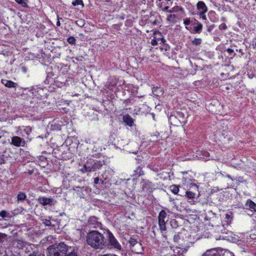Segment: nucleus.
<instances>
[{
	"instance_id": "26",
	"label": "nucleus",
	"mask_w": 256,
	"mask_h": 256,
	"mask_svg": "<svg viewBox=\"0 0 256 256\" xmlns=\"http://www.w3.org/2000/svg\"><path fill=\"white\" fill-rule=\"evenodd\" d=\"M186 196L188 199H193L196 196V194L192 192L187 191L186 192Z\"/></svg>"
},
{
	"instance_id": "5",
	"label": "nucleus",
	"mask_w": 256,
	"mask_h": 256,
	"mask_svg": "<svg viewBox=\"0 0 256 256\" xmlns=\"http://www.w3.org/2000/svg\"><path fill=\"white\" fill-rule=\"evenodd\" d=\"M158 226L160 230L162 233V236L166 238V236L164 235L166 230V222L168 220L167 214L164 210H162L158 216Z\"/></svg>"
},
{
	"instance_id": "37",
	"label": "nucleus",
	"mask_w": 256,
	"mask_h": 256,
	"mask_svg": "<svg viewBox=\"0 0 256 256\" xmlns=\"http://www.w3.org/2000/svg\"><path fill=\"white\" fill-rule=\"evenodd\" d=\"M76 24L80 27H82L84 24V20L80 19L76 21Z\"/></svg>"
},
{
	"instance_id": "24",
	"label": "nucleus",
	"mask_w": 256,
	"mask_h": 256,
	"mask_svg": "<svg viewBox=\"0 0 256 256\" xmlns=\"http://www.w3.org/2000/svg\"><path fill=\"white\" fill-rule=\"evenodd\" d=\"M179 188L178 186L173 184L170 186V189L174 194H177L179 191Z\"/></svg>"
},
{
	"instance_id": "54",
	"label": "nucleus",
	"mask_w": 256,
	"mask_h": 256,
	"mask_svg": "<svg viewBox=\"0 0 256 256\" xmlns=\"http://www.w3.org/2000/svg\"><path fill=\"white\" fill-rule=\"evenodd\" d=\"M56 26H60V22L59 21V19H58V22H56Z\"/></svg>"
},
{
	"instance_id": "43",
	"label": "nucleus",
	"mask_w": 256,
	"mask_h": 256,
	"mask_svg": "<svg viewBox=\"0 0 256 256\" xmlns=\"http://www.w3.org/2000/svg\"><path fill=\"white\" fill-rule=\"evenodd\" d=\"M24 130L26 132L27 134L28 135L29 134L32 132V128L28 126L26 127V128H25Z\"/></svg>"
},
{
	"instance_id": "19",
	"label": "nucleus",
	"mask_w": 256,
	"mask_h": 256,
	"mask_svg": "<svg viewBox=\"0 0 256 256\" xmlns=\"http://www.w3.org/2000/svg\"><path fill=\"white\" fill-rule=\"evenodd\" d=\"M246 206L252 211L256 212V204L250 200L246 201Z\"/></svg>"
},
{
	"instance_id": "4",
	"label": "nucleus",
	"mask_w": 256,
	"mask_h": 256,
	"mask_svg": "<svg viewBox=\"0 0 256 256\" xmlns=\"http://www.w3.org/2000/svg\"><path fill=\"white\" fill-rule=\"evenodd\" d=\"M107 240L106 246L110 248L121 250L122 246L109 230L104 232Z\"/></svg>"
},
{
	"instance_id": "10",
	"label": "nucleus",
	"mask_w": 256,
	"mask_h": 256,
	"mask_svg": "<svg viewBox=\"0 0 256 256\" xmlns=\"http://www.w3.org/2000/svg\"><path fill=\"white\" fill-rule=\"evenodd\" d=\"M202 256H224V254L215 248L207 250Z\"/></svg>"
},
{
	"instance_id": "60",
	"label": "nucleus",
	"mask_w": 256,
	"mask_h": 256,
	"mask_svg": "<svg viewBox=\"0 0 256 256\" xmlns=\"http://www.w3.org/2000/svg\"><path fill=\"white\" fill-rule=\"evenodd\" d=\"M220 174H222V176H224V174H222V172H220Z\"/></svg>"
},
{
	"instance_id": "31",
	"label": "nucleus",
	"mask_w": 256,
	"mask_h": 256,
	"mask_svg": "<svg viewBox=\"0 0 256 256\" xmlns=\"http://www.w3.org/2000/svg\"><path fill=\"white\" fill-rule=\"evenodd\" d=\"M232 213H226L225 214V218L226 219L227 224H229L231 220H232Z\"/></svg>"
},
{
	"instance_id": "57",
	"label": "nucleus",
	"mask_w": 256,
	"mask_h": 256,
	"mask_svg": "<svg viewBox=\"0 0 256 256\" xmlns=\"http://www.w3.org/2000/svg\"><path fill=\"white\" fill-rule=\"evenodd\" d=\"M174 10H168V12H172Z\"/></svg>"
},
{
	"instance_id": "28",
	"label": "nucleus",
	"mask_w": 256,
	"mask_h": 256,
	"mask_svg": "<svg viewBox=\"0 0 256 256\" xmlns=\"http://www.w3.org/2000/svg\"><path fill=\"white\" fill-rule=\"evenodd\" d=\"M15 1L18 4H21L23 7H28L27 2L28 0H15Z\"/></svg>"
},
{
	"instance_id": "40",
	"label": "nucleus",
	"mask_w": 256,
	"mask_h": 256,
	"mask_svg": "<svg viewBox=\"0 0 256 256\" xmlns=\"http://www.w3.org/2000/svg\"><path fill=\"white\" fill-rule=\"evenodd\" d=\"M226 52L230 55L233 54L232 56H236V53L234 52V50L231 48H228L226 49Z\"/></svg>"
},
{
	"instance_id": "35",
	"label": "nucleus",
	"mask_w": 256,
	"mask_h": 256,
	"mask_svg": "<svg viewBox=\"0 0 256 256\" xmlns=\"http://www.w3.org/2000/svg\"><path fill=\"white\" fill-rule=\"evenodd\" d=\"M7 235L5 234L0 232V243H2L6 240Z\"/></svg>"
},
{
	"instance_id": "14",
	"label": "nucleus",
	"mask_w": 256,
	"mask_h": 256,
	"mask_svg": "<svg viewBox=\"0 0 256 256\" xmlns=\"http://www.w3.org/2000/svg\"><path fill=\"white\" fill-rule=\"evenodd\" d=\"M2 83L6 86L8 88H15L17 86L18 84L12 81L9 80H8L2 79L1 80Z\"/></svg>"
},
{
	"instance_id": "9",
	"label": "nucleus",
	"mask_w": 256,
	"mask_h": 256,
	"mask_svg": "<svg viewBox=\"0 0 256 256\" xmlns=\"http://www.w3.org/2000/svg\"><path fill=\"white\" fill-rule=\"evenodd\" d=\"M89 226L92 228H98L102 226V224L98 221V218L94 216H90L88 222Z\"/></svg>"
},
{
	"instance_id": "6",
	"label": "nucleus",
	"mask_w": 256,
	"mask_h": 256,
	"mask_svg": "<svg viewBox=\"0 0 256 256\" xmlns=\"http://www.w3.org/2000/svg\"><path fill=\"white\" fill-rule=\"evenodd\" d=\"M10 144L16 147H24L26 145V141L18 136H14L12 138Z\"/></svg>"
},
{
	"instance_id": "47",
	"label": "nucleus",
	"mask_w": 256,
	"mask_h": 256,
	"mask_svg": "<svg viewBox=\"0 0 256 256\" xmlns=\"http://www.w3.org/2000/svg\"><path fill=\"white\" fill-rule=\"evenodd\" d=\"M100 180V179L98 177L94 178V184H98Z\"/></svg>"
},
{
	"instance_id": "33",
	"label": "nucleus",
	"mask_w": 256,
	"mask_h": 256,
	"mask_svg": "<svg viewBox=\"0 0 256 256\" xmlns=\"http://www.w3.org/2000/svg\"><path fill=\"white\" fill-rule=\"evenodd\" d=\"M67 41L70 44H74L76 40L74 36H70L68 38Z\"/></svg>"
},
{
	"instance_id": "42",
	"label": "nucleus",
	"mask_w": 256,
	"mask_h": 256,
	"mask_svg": "<svg viewBox=\"0 0 256 256\" xmlns=\"http://www.w3.org/2000/svg\"><path fill=\"white\" fill-rule=\"evenodd\" d=\"M156 5L159 8H162L164 2H162V1H160L159 0H157L156 2Z\"/></svg>"
},
{
	"instance_id": "39",
	"label": "nucleus",
	"mask_w": 256,
	"mask_h": 256,
	"mask_svg": "<svg viewBox=\"0 0 256 256\" xmlns=\"http://www.w3.org/2000/svg\"><path fill=\"white\" fill-rule=\"evenodd\" d=\"M184 24L186 26H188V25L190 24V18H185L184 20Z\"/></svg>"
},
{
	"instance_id": "21",
	"label": "nucleus",
	"mask_w": 256,
	"mask_h": 256,
	"mask_svg": "<svg viewBox=\"0 0 256 256\" xmlns=\"http://www.w3.org/2000/svg\"><path fill=\"white\" fill-rule=\"evenodd\" d=\"M26 198V195L24 192H19L17 196V200L18 202H24Z\"/></svg>"
},
{
	"instance_id": "63",
	"label": "nucleus",
	"mask_w": 256,
	"mask_h": 256,
	"mask_svg": "<svg viewBox=\"0 0 256 256\" xmlns=\"http://www.w3.org/2000/svg\"><path fill=\"white\" fill-rule=\"evenodd\" d=\"M173 226H172V227H173V228H175V227H174V226H176L175 224H174V225H173Z\"/></svg>"
},
{
	"instance_id": "38",
	"label": "nucleus",
	"mask_w": 256,
	"mask_h": 256,
	"mask_svg": "<svg viewBox=\"0 0 256 256\" xmlns=\"http://www.w3.org/2000/svg\"><path fill=\"white\" fill-rule=\"evenodd\" d=\"M6 160L5 159L4 155L0 154V164H4L6 162Z\"/></svg>"
},
{
	"instance_id": "7",
	"label": "nucleus",
	"mask_w": 256,
	"mask_h": 256,
	"mask_svg": "<svg viewBox=\"0 0 256 256\" xmlns=\"http://www.w3.org/2000/svg\"><path fill=\"white\" fill-rule=\"evenodd\" d=\"M38 201L40 204L42 206H54L56 202V201L52 198L44 196H40L38 199Z\"/></svg>"
},
{
	"instance_id": "61",
	"label": "nucleus",
	"mask_w": 256,
	"mask_h": 256,
	"mask_svg": "<svg viewBox=\"0 0 256 256\" xmlns=\"http://www.w3.org/2000/svg\"><path fill=\"white\" fill-rule=\"evenodd\" d=\"M180 10H183L184 9L182 8H180Z\"/></svg>"
},
{
	"instance_id": "11",
	"label": "nucleus",
	"mask_w": 256,
	"mask_h": 256,
	"mask_svg": "<svg viewBox=\"0 0 256 256\" xmlns=\"http://www.w3.org/2000/svg\"><path fill=\"white\" fill-rule=\"evenodd\" d=\"M188 246H186L184 248L181 246H177L174 250V254L178 256H184V254L188 250Z\"/></svg>"
},
{
	"instance_id": "58",
	"label": "nucleus",
	"mask_w": 256,
	"mask_h": 256,
	"mask_svg": "<svg viewBox=\"0 0 256 256\" xmlns=\"http://www.w3.org/2000/svg\"><path fill=\"white\" fill-rule=\"evenodd\" d=\"M222 21H224L225 20V18H222Z\"/></svg>"
},
{
	"instance_id": "52",
	"label": "nucleus",
	"mask_w": 256,
	"mask_h": 256,
	"mask_svg": "<svg viewBox=\"0 0 256 256\" xmlns=\"http://www.w3.org/2000/svg\"><path fill=\"white\" fill-rule=\"evenodd\" d=\"M202 154L204 156H208V155L209 154L208 153L206 152H202Z\"/></svg>"
},
{
	"instance_id": "25",
	"label": "nucleus",
	"mask_w": 256,
	"mask_h": 256,
	"mask_svg": "<svg viewBox=\"0 0 256 256\" xmlns=\"http://www.w3.org/2000/svg\"><path fill=\"white\" fill-rule=\"evenodd\" d=\"M41 221L43 224L45 225L46 226H54V225H52V222L50 220H48L46 218H42L41 219Z\"/></svg>"
},
{
	"instance_id": "36",
	"label": "nucleus",
	"mask_w": 256,
	"mask_h": 256,
	"mask_svg": "<svg viewBox=\"0 0 256 256\" xmlns=\"http://www.w3.org/2000/svg\"><path fill=\"white\" fill-rule=\"evenodd\" d=\"M206 12H198L200 18H202L204 20H207V18L205 14Z\"/></svg>"
},
{
	"instance_id": "29",
	"label": "nucleus",
	"mask_w": 256,
	"mask_h": 256,
	"mask_svg": "<svg viewBox=\"0 0 256 256\" xmlns=\"http://www.w3.org/2000/svg\"><path fill=\"white\" fill-rule=\"evenodd\" d=\"M202 42V40L200 38H195L192 41V44L194 46H200Z\"/></svg>"
},
{
	"instance_id": "3",
	"label": "nucleus",
	"mask_w": 256,
	"mask_h": 256,
	"mask_svg": "<svg viewBox=\"0 0 256 256\" xmlns=\"http://www.w3.org/2000/svg\"><path fill=\"white\" fill-rule=\"evenodd\" d=\"M105 164V161L103 160H97L94 158H88L80 169L82 173L95 172L100 170Z\"/></svg>"
},
{
	"instance_id": "30",
	"label": "nucleus",
	"mask_w": 256,
	"mask_h": 256,
	"mask_svg": "<svg viewBox=\"0 0 256 256\" xmlns=\"http://www.w3.org/2000/svg\"><path fill=\"white\" fill-rule=\"evenodd\" d=\"M129 243L130 246H134L138 244V240L134 238H130L129 240Z\"/></svg>"
},
{
	"instance_id": "23",
	"label": "nucleus",
	"mask_w": 256,
	"mask_h": 256,
	"mask_svg": "<svg viewBox=\"0 0 256 256\" xmlns=\"http://www.w3.org/2000/svg\"><path fill=\"white\" fill-rule=\"evenodd\" d=\"M108 172L106 171H105L104 172V173L102 174V178H100V182L102 184H104V181L106 180H109L110 178L108 176Z\"/></svg>"
},
{
	"instance_id": "44",
	"label": "nucleus",
	"mask_w": 256,
	"mask_h": 256,
	"mask_svg": "<svg viewBox=\"0 0 256 256\" xmlns=\"http://www.w3.org/2000/svg\"><path fill=\"white\" fill-rule=\"evenodd\" d=\"M180 236L178 234H175L174 236V240L175 242H178V240L180 239Z\"/></svg>"
},
{
	"instance_id": "41",
	"label": "nucleus",
	"mask_w": 256,
	"mask_h": 256,
	"mask_svg": "<svg viewBox=\"0 0 256 256\" xmlns=\"http://www.w3.org/2000/svg\"><path fill=\"white\" fill-rule=\"evenodd\" d=\"M227 28V26L224 23H222L219 26V28L220 30H226Z\"/></svg>"
},
{
	"instance_id": "46",
	"label": "nucleus",
	"mask_w": 256,
	"mask_h": 256,
	"mask_svg": "<svg viewBox=\"0 0 256 256\" xmlns=\"http://www.w3.org/2000/svg\"><path fill=\"white\" fill-rule=\"evenodd\" d=\"M151 44L152 46H156L158 44V42L156 40L154 39L152 40Z\"/></svg>"
},
{
	"instance_id": "45",
	"label": "nucleus",
	"mask_w": 256,
	"mask_h": 256,
	"mask_svg": "<svg viewBox=\"0 0 256 256\" xmlns=\"http://www.w3.org/2000/svg\"><path fill=\"white\" fill-rule=\"evenodd\" d=\"M21 70L24 73H26L28 72V68L24 66H22L21 68Z\"/></svg>"
},
{
	"instance_id": "27",
	"label": "nucleus",
	"mask_w": 256,
	"mask_h": 256,
	"mask_svg": "<svg viewBox=\"0 0 256 256\" xmlns=\"http://www.w3.org/2000/svg\"><path fill=\"white\" fill-rule=\"evenodd\" d=\"M0 216L4 218H9L10 217V214L8 213L6 210H3L0 212Z\"/></svg>"
},
{
	"instance_id": "34",
	"label": "nucleus",
	"mask_w": 256,
	"mask_h": 256,
	"mask_svg": "<svg viewBox=\"0 0 256 256\" xmlns=\"http://www.w3.org/2000/svg\"><path fill=\"white\" fill-rule=\"evenodd\" d=\"M72 4L74 6H76L78 5H82L84 6V3L82 0H75L72 2Z\"/></svg>"
},
{
	"instance_id": "22",
	"label": "nucleus",
	"mask_w": 256,
	"mask_h": 256,
	"mask_svg": "<svg viewBox=\"0 0 256 256\" xmlns=\"http://www.w3.org/2000/svg\"><path fill=\"white\" fill-rule=\"evenodd\" d=\"M166 20L170 23H176L177 21V17L174 14H170L167 17Z\"/></svg>"
},
{
	"instance_id": "62",
	"label": "nucleus",
	"mask_w": 256,
	"mask_h": 256,
	"mask_svg": "<svg viewBox=\"0 0 256 256\" xmlns=\"http://www.w3.org/2000/svg\"><path fill=\"white\" fill-rule=\"evenodd\" d=\"M16 210H14V214H16Z\"/></svg>"
},
{
	"instance_id": "56",
	"label": "nucleus",
	"mask_w": 256,
	"mask_h": 256,
	"mask_svg": "<svg viewBox=\"0 0 256 256\" xmlns=\"http://www.w3.org/2000/svg\"><path fill=\"white\" fill-rule=\"evenodd\" d=\"M226 176L228 178H230V180H232V177L230 176V175H229V174H227V175Z\"/></svg>"
},
{
	"instance_id": "8",
	"label": "nucleus",
	"mask_w": 256,
	"mask_h": 256,
	"mask_svg": "<svg viewBox=\"0 0 256 256\" xmlns=\"http://www.w3.org/2000/svg\"><path fill=\"white\" fill-rule=\"evenodd\" d=\"M142 190L152 193L154 188V184L148 180L142 179Z\"/></svg>"
},
{
	"instance_id": "20",
	"label": "nucleus",
	"mask_w": 256,
	"mask_h": 256,
	"mask_svg": "<svg viewBox=\"0 0 256 256\" xmlns=\"http://www.w3.org/2000/svg\"><path fill=\"white\" fill-rule=\"evenodd\" d=\"M144 174V171L142 170V168L140 166H138V168L134 171L132 176H140Z\"/></svg>"
},
{
	"instance_id": "1",
	"label": "nucleus",
	"mask_w": 256,
	"mask_h": 256,
	"mask_svg": "<svg viewBox=\"0 0 256 256\" xmlns=\"http://www.w3.org/2000/svg\"><path fill=\"white\" fill-rule=\"evenodd\" d=\"M47 256H78V248L61 242L56 243L47 248Z\"/></svg>"
},
{
	"instance_id": "59",
	"label": "nucleus",
	"mask_w": 256,
	"mask_h": 256,
	"mask_svg": "<svg viewBox=\"0 0 256 256\" xmlns=\"http://www.w3.org/2000/svg\"><path fill=\"white\" fill-rule=\"evenodd\" d=\"M2 133L0 132V138H2Z\"/></svg>"
},
{
	"instance_id": "51",
	"label": "nucleus",
	"mask_w": 256,
	"mask_h": 256,
	"mask_svg": "<svg viewBox=\"0 0 256 256\" xmlns=\"http://www.w3.org/2000/svg\"><path fill=\"white\" fill-rule=\"evenodd\" d=\"M30 248L32 250H33V248H36V246L34 244H30Z\"/></svg>"
},
{
	"instance_id": "15",
	"label": "nucleus",
	"mask_w": 256,
	"mask_h": 256,
	"mask_svg": "<svg viewBox=\"0 0 256 256\" xmlns=\"http://www.w3.org/2000/svg\"><path fill=\"white\" fill-rule=\"evenodd\" d=\"M74 190L76 191V192L78 196L80 198H84L85 194H84V190H86V188L84 187L76 186L74 188Z\"/></svg>"
},
{
	"instance_id": "32",
	"label": "nucleus",
	"mask_w": 256,
	"mask_h": 256,
	"mask_svg": "<svg viewBox=\"0 0 256 256\" xmlns=\"http://www.w3.org/2000/svg\"><path fill=\"white\" fill-rule=\"evenodd\" d=\"M28 256H44L38 250H34L30 253Z\"/></svg>"
},
{
	"instance_id": "53",
	"label": "nucleus",
	"mask_w": 256,
	"mask_h": 256,
	"mask_svg": "<svg viewBox=\"0 0 256 256\" xmlns=\"http://www.w3.org/2000/svg\"><path fill=\"white\" fill-rule=\"evenodd\" d=\"M236 52H240L242 54V55L243 54V52H242V49H240V50L236 49Z\"/></svg>"
},
{
	"instance_id": "49",
	"label": "nucleus",
	"mask_w": 256,
	"mask_h": 256,
	"mask_svg": "<svg viewBox=\"0 0 256 256\" xmlns=\"http://www.w3.org/2000/svg\"><path fill=\"white\" fill-rule=\"evenodd\" d=\"M162 10L164 11H166L168 12V10H169V7L168 6H166L164 7V8H163L162 9Z\"/></svg>"
},
{
	"instance_id": "55",
	"label": "nucleus",
	"mask_w": 256,
	"mask_h": 256,
	"mask_svg": "<svg viewBox=\"0 0 256 256\" xmlns=\"http://www.w3.org/2000/svg\"><path fill=\"white\" fill-rule=\"evenodd\" d=\"M160 40L162 43L164 44L166 42V40H165V39L164 38H160Z\"/></svg>"
},
{
	"instance_id": "2",
	"label": "nucleus",
	"mask_w": 256,
	"mask_h": 256,
	"mask_svg": "<svg viewBox=\"0 0 256 256\" xmlns=\"http://www.w3.org/2000/svg\"><path fill=\"white\" fill-rule=\"evenodd\" d=\"M86 241L88 245L95 250H102L106 246L105 234L97 230L89 232L86 236Z\"/></svg>"
},
{
	"instance_id": "17",
	"label": "nucleus",
	"mask_w": 256,
	"mask_h": 256,
	"mask_svg": "<svg viewBox=\"0 0 256 256\" xmlns=\"http://www.w3.org/2000/svg\"><path fill=\"white\" fill-rule=\"evenodd\" d=\"M152 92L156 96H160L163 94L164 90L160 87L156 86L152 88Z\"/></svg>"
},
{
	"instance_id": "48",
	"label": "nucleus",
	"mask_w": 256,
	"mask_h": 256,
	"mask_svg": "<svg viewBox=\"0 0 256 256\" xmlns=\"http://www.w3.org/2000/svg\"><path fill=\"white\" fill-rule=\"evenodd\" d=\"M176 221L174 220H173L171 221V225L172 226H173V224H175L176 225V226H174L175 228H176L177 226V224H176Z\"/></svg>"
},
{
	"instance_id": "50",
	"label": "nucleus",
	"mask_w": 256,
	"mask_h": 256,
	"mask_svg": "<svg viewBox=\"0 0 256 256\" xmlns=\"http://www.w3.org/2000/svg\"><path fill=\"white\" fill-rule=\"evenodd\" d=\"M169 48V46L167 44L166 45H164V48H162V49H164L166 50H168V48Z\"/></svg>"
},
{
	"instance_id": "12",
	"label": "nucleus",
	"mask_w": 256,
	"mask_h": 256,
	"mask_svg": "<svg viewBox=\"0 0 256 256\" xmlns=\"http://www.w3.org/2000/svg\"><path fill=\"white\" fill-rule=\"evenodd\" d=\"M122 120L126 126L132 127L134 125V120L128 114L123 116Z\"/></svg>"
},
{
	"instance_id": "13",
	"label": "nucleus",
	"mask_w": 256,
	"mask_h": 256,
	"mask_svg": "<svg viewBox=\"0 0 256 256\" xmlns=\"http://www.w3.org/2000/svg\"><path fill=\"white\" fill-rule=\"evenodd\" d=\"M196 8L198 11V12H207L208 8L205 3L202 1H199L196 4Z\"/></svg>"
},
{
	"instance_id": "16",
	"label": "nucleus",
	"mask_w": 256,
	"mask_h": 256,
	"mask_svg": "<svg viewBox=\"0 0 256 256\" xmlns=\"http://www.w3.org/2000/svg\"><path fill=\"white\" fill-rule=\"evenodd\" d=\"M208 17L210 20L212 22H216L218 20V15L214 11L210 10L208 12Z\"/></svg>"
},
{
	"instance_id": "18",
	"label": "nucleus",
	"mask_w": 256,
	"mask_h": 256,
	"mask_svg": "<svg viewBox=\"0 0 256 256\" xmlns=\"http://www.w3.org/2000/svg\"><path fill=\"white\" fill-rule=\"evenodd\" d=\"M196 24L197 26L194 27L193 30V33L194 34H200L202 32L203 26L202 24L200 22L196 20Z\"/></svg>"
}]
</instances>
